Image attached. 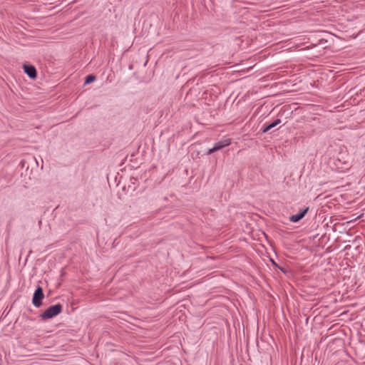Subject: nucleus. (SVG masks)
<instances>
[{"label":"nucleus","mask_w":365,"mask_h":365,"mask_svg":"<svg viewBox=\"0 0 365 365\" xmlns=\"http://www.w3.org/2000/svg\"><path fill=\"white\" fill-rule=\"evenodd\" d=\"M334 165L336 168L340 172H345L351 167V160L346 148H340Z\"/></svg>","instance_id":"obj_1"},{"label":"nucleus","mask_w":365,"mask_h":365,"mask_svg":"<svg viewBox=\"0 0 365 365\" xmlns=\"http://www.w3.org/2000/svg\"><path fill=\"white\" fill-rule=\"evenodd\" d=\"M62 311L61 304H55L49 307L45 312L41 314V317L43 319H50L59 314Z\"/></svg>","instance_id":"obj_2"},{"label":"nucleus","mask_w":365,"mask_h":365,"mask_svg":"<svg viewBox=\"0 0 365 365\" xmlns=\"http://www.w3.org/2000/svg\"><path fill=\"white\" fill-rule=\"evenodd\" d=\"M44 297L43 289L41 287H38L36 289L32 299V303L36 307L41 305V301Z\"/></svg>","instance_id":"obj_3"},{"label":"nucleus","mask_w":365,"mask_h":365,"mask_svg":"<svg viewBox=\"0 0 365 365\" xmlns=\"http://www.w3.org/2000/svg\"><path fill=\"white\" fill-rule=\"evenodd\" d=\"M24 72L32 79L36 78V69L31 65H24Z\"/></svg>","instance_id":"obj_4"},{"label":"nucleus","mask_w":365,"mask_h":365,"mask_svg":"<svg viewBox=\"0 0 365 365\" xmlns=\"http://www.w3.org/2000/svg\"><path fill=\"white\" fill-rule=\"evenodd\" d=\"M231 144V139L230 138H224L221 140L215 143L214 147L215 148V150H220Z\"/></svg>","instance_id":"obj_5"},{"label":"nucleus","mask_w":365,"mask_h":365,"mask_svg":"<svg viewBox=\"0 0 365 365\" xmlns=\"http://www.w3.org/2000/svg\"><path fill=\"white\" fill-rule=\"evenodd\" d=\"M308 210H309V207H307L305 209H304L303 210H302L301 212H299V213L290 216L289 217L290 221L293 222H299L304 217V215L307 214Z\"/></svg>","instance_id":"obj_6"},{"label":"nucleus","mask_w":365,"mask_h":365,"mask_svg":"<svg viewBox=\"0 0 365 365\" xmlns=\"http://www.w3.org/2000/svg\"><path fill=\"white\" fill-rule=\"evenodd\" d=\"M96 80V77L93 75H89L86 77L85 84H88L93 82Z\"/></svg>","instance_id":"obj_7"},{"label":"nucleus","mask_w":365,"mask_h":365,"mask_svg":"<svg viewBox=\"0 0 365 365\" xmlns=\"http://www.w3.org/2000/svg\"><path fill=\"white\" fill-rule=\"evenodd\" d=\"M280 123H281V120L280 119H276L272 123L268 124V125L272 129V128H274L275 126H277V125H279Z\"/></svg>","instance_id":"obj_8"},{"label":"nucleus","mask_w":365,"mask_h":365,"mask_svg":"<svg viewBox=\"0 0 365 365\" xmlns=\"http://www.w3.org/2000/svg\"><path fill=\"white\" fill-rule=\"evenodd\" d=\"M216 151H217V150H215V148L213 147L212 148H210V149L208 150L207 154L210 155V154H212V153H215Z\"/></svg>","instance_id":"obj_9"},{"label":"nucleus","mask_w":365,"mask_h":365,"mask_svg":"<svg viewBox=\"0 0 365 365\" xmlns=\"http://www.w3.org/2000/svg\"><path fill=\"white\" fill-rule=\"evenodd\" d=\"M271 128H269V126L267 125L266 126L264 127L263 130H262V132L263 133H267L268 132L269 130H270Z\"/></svg>","instance_id":"obj_10"},{"label":"nucleus","mask_w":365,"mask_h":365,"mask_svg":"<svg viewBox=\"0 0 365 365\" xmlns=\"http://www.w3.org/2000/svg\"><path fill=\"white\" fill-rule=\"evenodd\" d=\"M279 269L282 272H284V273H285V272H286V270H285L284 268L279 267Z\"/></svg>","instance_id":"obj_11"},{"label":"nucleus","mask_w":365,"mask_h":365,"mask_svg":"<svg viewBox=\"0 0 365 365\" xmlns=\"http://www.w3.org/2000/svg\"><path fill=\"white\" fill-rule=\"evenodd\" d=\"M272 262L273 264L277 265L273 260H272Z\"/></svg>","instance_id":"obj_12"}]
</instances>
